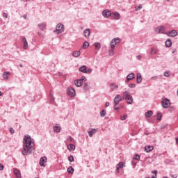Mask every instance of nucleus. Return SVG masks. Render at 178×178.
<instances>
[{
  "instance_id": "nucleus-50",
  "label": "nucleus",
  "mask_w": 178,
  "mask_h": 178,
  "mask_svg": "<svg viewBox=\"0 0 178 178\" xmlns=\"http://www.w3.org/2000/svg\"><path fill=\"white\" fill-rule=\"evenodd\" d=\"M158 79V76H154L152 77V80H156Z\"/></svg>"
},
{
  "instance_id": "nucleus-16",
  "label": "nucleus",
  "mask_w": 178,
  "mask_h": 178,
  "mask_svg": "<svg viewBox=\"0 0 178 178\" xmlns=\"http://www.w3.org/2000/svg\"><path fill=\"white\" fill-rule=\"evenodd\" d=\"M74 84L76 87H81L83 82L80 79H77L74 81Z\"/></svg>"
},
{
  "instance_id": "nucleus-45",
  "label": "nucleus",
  "mask_w": 178,
  "mask_h": 178,
  "mask_svg": "<svg viewBox=\"0 0 178 178\" xmlns=\"http://www.w3.org/2000/svg\"><path fill=\"white\" fill-rule=\"evenodd\" d=\"M127 119V114L121 116V120H126Z\"/></svg>"
},
{
  "instance_id": "nucleus-34",
  "label": "nucleus",
  "mask_w": 178,
  "mask_h": 178,
  "mask_svg": "<svg viewBox=\"0 0 178 178\" xmlns=\"http://www.w3.org/2000/svg\"><path fill=\"white\" fill-rule=\"evenodd\" d=\"M158 52V51H156L155 49V47H152L151 48V51H150V54L151 55H156V54Z\"/></svg>"
},
{
  "instance_id": "nucleus-53",
  "label": "nucleus",
  "mask_w": 178,
  "mask_h": 178,
  "mask_svg": "<svg viewBox=\"0 0 178 178\" xmlns=\"http://www.w3.org/2000/svg\"><path fill=\"white\" fill-rule=\"evenodd\" d=\"M136 58H137L138 60H140V59H141V55L137 56Z\"/></svg>"
},
{
  "instance_id": "nucleus-21",
  "label": "nucleus",
  "mask_w": 178,
  "mask_h": 178,
  "mask_svg": "<svg viewBox=\"0 0 178 178\" xmlns=\"http://www.w3.org/2000/svg\"><path fill=\"white\" fill-rule=\"evenodd\" d=\"M22 42H24V49H27V47L29 46V43L27 42V39L24 38L22 39Z\"/></svg>"
},
{
  "instance_id": "nucleus-27",
  "label": "nucleus",
  "mask_w": 178,
  "mask_h": 178,
  "mask_svg": "<svg viewBox=\"0 0 178 178\" xmlns=\"http://www.w3.org/2000/svg\"><path fill=\"white\" fill-rule=\"evenodd\" d=\"M95 133H97V129H91V131H90L88 132V136H89V137H92V135H93V134H95Z\"/></svg>"
},
{
  "instance_id": "nucleus-36",
  "label": "nucleus",
  "mask_w": 178,
  "mask_h": 178,
  "mask_svg": "<svg viewBox=\"0 0 178 178\" xmlns=\"http://www.w3.org/2000/svg\"><path fill=\"white\" fill-rule=\"evenodd\" d=\"M106 115V111H105V110H102V111L100 112V116H101V118H104Z\"/></svg>"
},
{
  "instance_id": "nucleus-25",
  "label": "nucleus",
  "mask_w": 178,
  "mask_h": 178,
  "mask_svg": "<svg viewBox=\"0 0 178 178\" xmlns=\"http://www.w3.org/2000/svg\"><path fill=\"white\" fill-rule=\"evenodd\" d=\"M152 115H154V113L152 112V111H148L145 113V115L146 118H151Z\"/></svg>"
},
{
  "instance_id": "nucleus-56",
  "label": "nucleus",
  "mask_w": 178,
  "mask_h": 178,
  "mask_svg": "<svg viewBox=\"0 0 178 178\" xmlns=\"http://www.w3.org/2000/svg\"><path fill=\"white\" fill-rule=\"evenodd\" d=\"M117 168V169H116V172H117V173H119V167H116Z\"/></svg>"
},
{
  "instance_id": "nucleus-4",
  "label": "nucleus",
  "mask_w": 178,
  "mask_h": 178,
  "mask_svg": "<svg viewBox=\"0 0 178 178\" xmlns=\"http://www.w3.org/2000/svg\"><path fill=\"white\" fill-rule=\"evenodd\" d=\"M120 42V39L119 38L113 39L110 44L111 49H115V47H116V45H118V44H119Z\"/></svg>"
},
{
  "instance_id": "nucleus-19",
  "label": "nucleus",
  "mask_w": 178,
  "mask_h": 178,
  "mask_svg": "<svg viewBox=\"0 0 178 178\" xmlns=\"http://www.w3.org/2000/svg\"><path fill=\"white\" fill-rule=\"evenodd\" d=\"M116 20H119L120 19V14L118 12H114L112 13Z\"/></svg>"
},
{
  "instance_id": "nucleus-49",
  "label": "nucleus",
  "mask_w": 178,
  "mask_h": 178,
  "mask_svg": "<svg viewBox=\"0 0 178 178\" xmlns=\"http://www.w3.org/2000/svg\"><path fill=\"white\" fill-rule=\"evenodd\" d=\"M3 17H6V18L7 19V17H8V14H7L6 13H3Z\"/></svg>"
},
{
  "instance_id": "nucleus-15",
  "label": "nucleus",
  "mask_w": 178,
  "mask_h": 178,
  "mask_svg": "<svg viewBox=\"0 0 178 178\" xmlns=\"http://www.w3.org/2000/svg\"><path fill=\"white\" fill-rule=\"evenodd\" d=\"M79 72L81 73H87V66L83 65L79 68Z\"/></svg>"
},
{
  "instance_id": "nucleus-44",
  "label": "nucleus",
  "mask_w": 178,
  "mask_h": 178,
  "mask_svg": "<svg viewBox=\"0 0 178 178\" xmlns=\"http://www.w3.org/2000/svg\"><path fill=\"white\" fill-rule=\"evenodd\" d=\"M82 83H84V81H87V78L86 76H83L81 79H79Z\"/></svg>"
},
{
  "instance_id": "nucleus-58",
  "label": "nucleus",
  "mask_w": 178,
  "mask_h": 178,
  "mask_svg": "<svg viewBox=\"0 0 178 178\" xmlns=\"http://www.w3.org/2000/svg\"><path fill=\"white\" fill-rule=\"evenodd\" d=\"M20 67H23V64H19Z\"/></svg>"
},
{
  "instance_id": "nucleus-10",
  "label": "nucleus",
  "mask_w": 178,
  "mask_h": 178,
  "mask_svg": "<svg viewBox=\"0 0 178 178\" xmlns=\"http://www.w3.org/2000/svg\"><path fill=\"white\" fill-rule=\"evenodd\" d=\"M39 163L41 166H43V168H45L44 163H47V156H43L40 158Z\"/></svg>"
},
{
  "instance_id": "nucleus-35",
  "label": "nucleus",
  "mask_w": 178,
  "mask_h": 178,
  "mask_svg": "<svg viewBox=\"0 0 178 178\" xmlns=\"http://www.w3.org/2000/svg\"><path fill=\"white\" fill-rule=\"evenodd\" d=\"M115 54V51H113V49H111L110 50H108V54L110 56H113Z\"/></svg>"
},
{
  "instance_id": "nucleus-32",
  "label": "nucleus",
  "mask_w": 178,
  "mask_h": 178,
  "mask_svg": "<svg viewBox=\"0 0 178 178\" xmlns=\"http://www.w3.org/2000/svg\"><path fill=\"white\" fill-rule=\"evenodd\" d=\"M14 173L16 175L17 178H20L22 177V175L20 174V171L19 170H14Z\"/></svg>"
},
{
  "instance_id": "nucleus-39",
  "label": "nucleus",
  "mask_w": 178,
  "mask_h": 178,
  "mask_svg": "<svg viewBox=\"0 0 178 178\" xmlns=\"http://www.w3.org/2000/svg\"><path fill=\"white\" fill-rule=\"evenodd\" d=\"M83 90H85V91H87L88 90V83H85L83 84Z\"/></svg>"
},
{
  "instance_id": "nucleus-11",
  "label": "nucleus",
  "mask_w": 178,
  "mask_h": 178,
  "mask_svg": "<svg viewBox=\"0 0 178 178\" xmlns=\"http://www.w3.org/2000/svg\"><path fill=\"white\" fill-rule=\"evenodd\" d=\"M120 101H122V97H120V95H117L114 98L115 105H119V102H120Z\"/></svg>"
},
{
  "instance_id": "nucleus-54",
  "label": "nucleus",
  "mask_w": 178,
  "mask_h": 178,
  "mask_svg": "<svg viewBox=\"0 0 178 178\" xmlns=\"http://www.w3.org/2000/svg\"><path fill=\"white\" fill-rule=\"evenodd\" d=\"M110 104L109 102H106L105 104L106 108H108V106H109Z\"/></svg>"
},
{
  "instance_id": "nucleus-18",
  "label": "nucleus",
  "mask_w": 178,
  "mask_h": 178,
  "mask_svg": "<svg viewBox=\"0 0 178 178\" xmlns=\"http://www.w3.org/2000/svg\"><path fill=\"white\" fill-rule=\"evenodd\" d=\"M165 47H166L167 48H170V47H172V40L168 39V40L165 41Z\"/></svg>"
},
{
  "instance_id": "nucleus-57",
  "label": "nucleus",
  "mask_w": 178,
  "mask_h": 178,
  "mask_svg": "<svg viewBox=\"0 0 178 178\" xmlns=\"http://www.w3.org/2000/svg\"><path fill=\"white\" fill-rule=\"evenodd\" d=\"M2 95H3V93H2V92L0 91V97H2Z\"/></svg>"
},
{
  "instance_id": "nucleus-61",
  "label": "nucleus",
  "mask_w": 178,
  "mask_h": 178,
  "mask_svg": "<svg viewBox=\"0 0 178 178\" xmlns=\"http://www.w3.org/2000/svg\"><path fill=\"white\" fill-rule=\"evenodd\" d=\"M23 1H27V0H23Z\"/></svg>"
},
{
  "instance_id": "nucleus-55",
  "label": "nucleus",
  "mask_w": 178,
  "mask_h": 178,
  "mask_svg": "<svg viewBox=\"0 0 178 178\" xmlns=\"http://www.w3.org/2000/svg\"><path fill=\"white\" fill-rule=\"evenodd\" d=\"M171 177H173V178H177V175H171Z\"/></svg>"
},
{
  "instance_id": "nucleus-3",
  "label": "nucleus",
  "mask_w": 178,
  "mask_h": 178,
  "mask_svg": "<svg viewBox=\"0 0 178 178\" xmlns=\"http://www.w3.org/2000/svg\"><path fill=\"white\" fill-rule=\"evenodd\" d=\"M63 30H65V26L62 24H58L56 26L54 33H57V34H60L61 33H63Z\"/></svg>"
},
{
  "instance_id": "nucleus-31",
  "label": "nucleus",
  "mask_w": 178,
  "mask_h": 178,
  "mask_svg": "<svg viewBox=\"0 0 178 178\" xmlns=\"http://www.w3.org/2000/svg\"><path fill=\"white\" fill-rule=\"evenodd\" d=\"M88 47H90V43L88 42H85L82 46L83 49H87Z\"/></svg>"
},
{
  "instance_id": "nucleus-52",
  "label": "nucleus",
  "mask_w": 178,
  "mask_h": 178,
  "mask_svg": "<svg viewBox=\"0 0 178 178\" xmlns=\"http://www.w3.org/2000/svg\"><path fill=\"white\" fill-rule=\"evenodd\" d=\"M114 109H115V111H118L119 107L117 106L116 104L114 105Z\"/></svg>"
},
{
  "instance_id": "nucleus-38",
  "label": "nucleus",
  "mask_w": 178,
  "mask_h": 178,
  "mask_svg": "<svg viewBox=\"0 0 178 178\" xmlns=\"http://www.w3.org/2000/svg\"><path fill=\"white\" fill-rule=\"evenodd\" d=\"M123 166H124V163H123V162H120L118 165L117 167L119 168L120 169L123 168Z\"/></svg>"
},
{
  "instance_id": "nucleus-24",
  "label": "nucleus",
  "mask_w": 178,
  "mask_h": 178,
  "mask_svg": "<svg viewBox=\"0 0 178 178\" xmlns=\"http://www.w3.org/2000/svg\"><path fill=\"white\" fill-rule=\"evenodd\" d=\"M8 75H10V72H3V79L4 80H8L9 79V76H8Z\"/></svg>"
},
{
  "instance_id": "nucleus-40",
  "label": "nucleus",
  "mask_w": 178,
  "mask_h": 178,
  "mask_svg": "<svg viewBox=\"0 0 178 178\" xmlns=\"http://www.w3.org/2000/svg\"><path fill=\"white\" fill-rule=\"evenodd\" d=\"M157 120H162V113H159L157 114Z\"/></svg>"
},
{
  "instance_id": "nucleus-41",
  "label": "nucleus",
  "mask_w": 178,
  "mask_h": 178,
  "mask_svg": "<svg viewBox=\"0 0 178 178\" xmlns=\"http://www.w3.org/2000/svg\"><path fill=\"white\" fill-rule=\"evenodd\" d=\"M133 159H136V161H140V156L138 154H136L134 156Z\"/></svg>"
},
{
  "instance_id": "nucleus-2",
  "label": "nucleus",
  "mask_w": 178,
  "mask_h": 178,
  "mask_svg": "<svg viewBox=\"0 0 178 178\" xmlns=\"http://www.w3.org/2000/svg\"><path fill=\"white\" fill-rule=\"evenodd\" d=\"M124 98L127 100V104L131 105L133 104V96L130 95V92L125 91L124 92Z\"/></svg>"
},
{
  "instance_id": "nucleus-30",
  "label": "nucleus",
  "mask_w": 178,
  "mask_h": 178,
  "mask_svg": "<svg viewBox=\"0 0 178 178\" xmlns=\"http://www.w3.org/2000/svg\"><path fill=\"white\" fill-rule=\"evenodd\" d=\"M111 90H118V88H119V86H118L116 83H111Z\"/></svg>"
},
{
  "instance_id": "nucleus-5",
  "label": "nucleus",
  "mask_w": 178,
  "mask_h": 178,
  "mask_svg": "<svg viewBox=\"0 0 178 178\" xmlns=\"http://www.w3.org/2000/svg\"><path fill=\"white\" fill-rule=\"evenodd\" d=\"M67 94L68 97H70L72 98L76 95V91L74 90V88L70 87L67 88Z\"/></svg>"
},
{
  "instance_id": "nucleus-42",
  "label": "nucleus",
  "mask_w": 178,
  "mask_h": 178,
  "mask_svg": "<svg viewBox=\"0 0 178 178\" xmlns=\"http://www.w3.org/2000/svg\"><path fill=\"white\" fill-rule=\"evenodd\" d=\"M140 9H143V6L139 5L138 6L135 7V10H140Z\"/></svg>"
},
{
  "instance_id": "nucleus-13",
  "label": "nucleus",
  "mask_w": 178,
  "mask_h": 178,
  "mask_svg": "<svg viewBox=\"0 0 178 178\" xmlns=\"http://www.w3.org/2000/svg\"><path fill=\"white\" fill-rule=\"evenodd\" d=\"M143 81V78L141 77V74L138 73L136 75V83H138V84H140V83H141Z\"/></svg>"
},
{
  "instance_id": "nucleus-7",
  "label": "nucleus",
  "mask_w": 178,
  "mask_h": 178,
  "mask_svg": "<svg viewBox=\"0 0 178 178\" xmlns=\"http://www.w3.org/2000/svg\"><path fill=\"white\" fill-rule=\"evenodd\" d=\"M163 108H169L170 106V101L168 99H164L161 101Z\"/></svg>"
},
{
  "instance_id": "nucleus-62",
  "label": "nucleus",
  "mask_w": 178,
  "mask_h": 178,
  "mask_svg": "<svg viewBox=\"0 0 178 178\" xmlns=\"http://www.w3.org/2000/svg\"><path fill=\"white\" fill-rule=\"evenodd\" d=\"M167 1H170V0H167Z\"/></svg>"
},
{
  "instance_id": "nucleus-59",
  "label": "nucleus",
  "mask_w": 178,
  "mask_h": 178,
  "mask_svg": "<svg viewBox=\"0 0 178 178\" xmlns=\"http://www.w3.org/2000/svg\"><path fill=\"white\" fill-rule=\"evenodd\" d=\"M24 19H26L27 15H24Z\"/></svg>"
},
{
  "instance_id": "nucleus-51",
  "label": "nucleus",
  "mask_w": 178,
  "mask_h": 178,
  "mask_svg": "<svg viewBox=\"0 0 178 178\" xmlns=\"http://www.w3.org/2000/svg\"><path fill=\"white\" fill-rule=\"evenodd\" d=\"M0 170H3V165L0 163Z\"/></svg>"
},
{
  "instance_id": "nucleus-6",
  "label": "nucleus",
  "mask_w": 178,
  "mask_h": 178,
  "mask_svg": "<svg viewBox=\"0 0 178 178\" xmlns=\"http://www.w3.org/2000/svg\"><path fill=\"white\" fill-rule=\"evenodd\" d=\"M155 33L156 34H165V26H159L155 29Z\"/></svg>"
},
{
  "instance_id": "nucleus-20",
  "label": "nucleus",
  "mask_w": 178,
  "mask_h": 178,
  "mask_svg": "<svg viewBox=\"0 0 178 178\" xmlns=\"http://www.w3.org/2000/svg\"><path fill=\"white\" fill-rule=\"evenodd\" d=\"M38 26L40 29V30H42V31L47 29V24L45 23L39 24Z\"/></svg>"
},
{
  "instance_id": "nucleus-8",
  "label": "nucleus",
  "mask_w": 178,
  "mask_h": 178,
  "mask_svg": "<svg viewBox=\"0 0 178 178\" xmlns=\"http://www.w3.org/2000/svg\"><path fill=\"white\" fill-rule=\"evenodd\" d=\"M133 79H136V74H134V73H131L129 74L127 76V79L125 81L126 84H127L129 83V81H130V80H133Z\"/></svg>"
},
{
  "instance_id": "nucleus-33",
  "label": "nucleus",
  "mask_w": 178,
  "mask_h": 178,
  "mask_svg": "<svg viewBox=\"0 0 178 178\" xmlns=\"http://www.w3.org/2000/svg\"><path fill=\"white\" fill-rule=\"evenodd\" d=\"M95 48L97 51H99V49H101V43H99V42L95 43Z\"/></svg>"
},
{
  "instance_id": "nucleus-12",
  "label": "nucleus",
  "mask_w": 178,
  "mask_h": 178,
  "mask_svg": "<svg viewBox=\"0 0 178 178\" xmlns=\"http://www.w3.org/2000/svg\"><path fill=\"white\" fill-rule=\"evenodd\" d=\"M102 15L104 17H109L111 16V10H105L102 12Z\"/></svg>"
},
{
  "instance_id": "nucleus-43",
  "label": "nucleus",
  "mask_w": 178,
  "mask_h": 178,
  "mask_svg": "<svg viewBox=\"0 0 178 178\" xmlns=\"http://www.w3.org/2000/svg\"><path fill=\"white\" fill-rule=\"evenodd\" d=\"M165 77H170V72H164Z\"/></svg>"
},
{
  "instance_id": "nucleus-48",
  "label": "nucleus",
  "mask_w": 178,
  "mask_h": 178,
  "mask_svg": "<svg viewBox=\"0 0 178 178\" xmlns=\"http://www.w3.org/2000/svg\"><path fill=\"white\" fill-rule=\"evenodd\" d=\"M10 131L12 133V134H13V133H15V129L13 128L10 127Z\"/></svg>"
},
{
  "instance_id": "nucleus-14",
  "label": "nucleus",
  "mask_w": 178,
  "mask_h": 178,
  "mask_svg": "<svg viewBox=\"0 0 178 178\" xmlns=\"http://www.w3.org/2000/svg\"><path fill=\"white\" fill-rule=\"evenodd\" d=\"M83 34H84V37L86 38H88V37H90V29H85L83 31Z\"/></svg>"
},
{
  "instance_id": "nucleus-1",
  "label": "nucleus",
  "mask_w": 178,
  "mask_h": 178,
  "mask_svg": "<svg viewBox=\"0 0 178 178\" xmlns=\"http://www.w3.org/2000/svg\"><path fill=\"white\" fill-rule=\"evenodd\" d=\"M34 142L31 141V136L29 135L25 136L24 138L23 150L22 151V155H27L31 154L34 148L33 147Z\"/></svg>"
},
{
  "instance_id": "nucleus-17",
  "label": "nucleus",
  "mask_w": 178,
  "mask_h": 178,
  "mask_svg": "<svg viewBox=\"0 0 178 178\" xmlns=\"http://www.w3.org/2000/svg\"><path fill=\"white\" fill-rule=\"evenodd\" d=\"M54 131L56 133H59L60 131V126L56 124V126L54 127Z\"/></svg>"
},
{
  "instance_id": "nucleus-37",
  "label": "nucleus",
  "mask_w": 178,
  "mask_h": 178,
  "mask_svg": "<svg viewBox=\"0 0 178 178\" xmlns=\"http://www.w3.org/2000/svg\"><path fill=\"white\" fill-rule=\"evenodd\" d=\"M68 161H69V162H74V157H73L72 155H70V156L68 157Z\"/></svg>"
},
{
  "instance_id": "nucleus-29",
  "label": "nucleus",
  "mask_w": 178,
  "mask_h": 178,
  "mask_svg": "<svg viewBox=\"0 0 178 178\" xmlns=\"http://www.w3.org/2000/svg\"><path fill=\"white\" fill-rule=\"evenodd\" d=\"M67 172H68V173H70V175H73V173H74V168H73V167H72V166H70V167L67 168Z\"/></svg>"
},
{
  "instance_id": "nucleus-60",
  "label": "nucleus",
  "mask_w": 178,
  "mask_h": 178,
  "mask_svg": "<svg viewBox=\"0 0 178 178\" xmlns=\"http://www.w3.org/2000/svg\"><path fill=\"white\" fill-rule=\"evenodd\" d=\"M163 178H168V177H163Z\"/></svg>"
},
{
  "instance_id": "nucleus-23",
  "label": "nucleus",
  "mask_w": 178,
  "mask_h": 178,
  "mask_svg": "<svg viewBox=\"0 0 178 178\" xmlns=\"http://www.w3.org/2000/svg\"><path fill=\"white\" fill-rule=\"evenodd\" d=\"M80 55H81L80 51H74L72 54V56H74V58H79Z\"/></svg>"
},
{
  "instance_id": "nucleus-9",
  "label": "nucleus",
  "mask_w": 178,
  "mask_h": 178,
  "mask_svg": "<svg viewBox=\"0 0 178 178\" xmlns=\"http://www.w3.org/2000/svg\"><path fill=\"white\" fill-rule=\"evenodd\" d=\"M168 37H177V31L176 30H172L165 33Z\"/></svg>"
},
{
  "instance_id": "nucleus-26",
  "label": "nucleus",
  "mask_w": 178,
  "mask_h": 178,
  "mask_svg": "<svg viewBox=\"0 0 178 178\" xmlns=\"http://www.w3.org/2000/svg\"><path fill=\"white\" fill-rule=\"evenodd\" d=\"M67 149H69V151H74V149H76V146L73 144H70L67 146Z\"/></svg>"
},
{
  "instance_id": "nucleus-46",
  "label": "nucleus",
  "mask_w": 178,
  "mask_h": 178,
  "mask_svg": "<svg viewBox=\"0 0 178 178\" xmlns=\"http://www.w3.org/2000/svg\"><path fill=\"white\" fill-rule=\"evenodd\" d=\"M129 87L130 88H136V83H130V84L129 85Z\"/></svg>"
},
{
  "instance_id": "nucleus-28",
  "label": "nucleus",
  "mask_w": 178,
  "mask_h": 178,
  "mask_svg": "<svg viewBox=\"0 0 178 178\" xmlns=\"http://www.w3.org/2000/svg\"><path fill=\"white\" fill-rule=\"evenodd\" d=\"M152 173L154 175L152 177H147L145 178H156L157 174H158V170H154L152 171Z\"/></svg>"
},
{
  "instance_id": "nucleus-22",
  "label": "nucleus",
  "mask_w": 178,
  "mask_h": 178,
  "mask_svg": "<svg viewBox=\"0 0 178 178\" xmlns=\"http://www.w3.org/2000/svg\"><path fill=\"white\" fill-rule=\"evenodd\" d=\"M154 149V147L152 146H145V152H151Z\"/></svg>"
},
{
  "instance_id": "nucleus-47",
  "label": "nucleus",
  "mask_w": 178,
  "mask_h": 178,
  "mask_svg": "<svg viewBox=\"0 0 178 178\" xmlns=\"http://www.w3.org/2000/svg\"><path fill=\"white\" fill-rule=\"evenodd\" d=\"M92 72V70L91 68L86 70V73H88L89 74H90V73Z\"/></svg>"
}]
</instances>
